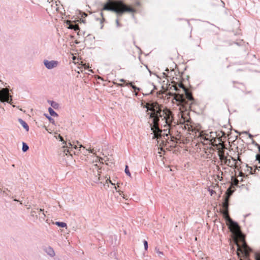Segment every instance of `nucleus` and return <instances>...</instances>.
<instances>
[{
  "instance_id": "obj_1",
  "label": "nucleus",
  "mask_w": 260,
  "mask_h": 260,
  "mask_svg": "<svg viewBox=\"0 0 260 260\" xmlns=\"http://www.w3.org/2000/svg\"><path fill=\"white\" fill-rule=\"evenodd\" d=\"M146 108L147 111H151L148 114L152 119L150 127L154 133L153 138L161 140L163 142L167 140L173 121L172 112L167 108L162 109L157 103L149 104Z\"/></svg>"
},
{
  "instance_id": "obj_2",
  "label": "nucleus",
  "mask_w": 260,
  "mask_h": 260,
  "mask_svg": "<svg viewBox=\"0 0 260 260\" xmlns=\"http://www.w3.org/2000/svg\"><path fill=\"white\" fill-rule=\"evenodd\" d=\"M178 87L182 88L185 95L176 94L174 100H175L178 105L181 106L185 110L190 109L191 105L194 102V99L191 92L182 83L178 84Z\"/></svg>"
},
{
  "instance_id": "obj_3",
  "label": "nucleus",
  "mask_w": 260,
  "mask_h": 260,
  "mask_svg": "<svg viewBox=\"0 0 260 260\" xmlns=\"http://www.w3.org/2000/svg\"><path fill=\"white\" fill-rule=\"evenodd\" d=\"M102 10L114 12L120 16L124 12H134L135 9L127 6L121 1H109L104 6Z\"/></svg>"
},
{
  "instance_id": "obj_4",
  "label": "nucleus",
  "mask_w": 260,
  "mask_h": 260,
  "mask_svg": "<svg viewBox=\"0 0 260 260\" xmlns=\"http://www.w3.org/2000/svg\"><path fill=\"white\" fill-rule=\"evenodd\" d=\"M230 191V193L229 194H227L226 196L224 199V201L222 203V208H223V211H222V214L224 218H229V199L233 193V191L230 190V189L229 188L228 190V192Z\"/></svg>"
},
{
  "instance_id": "obj_5",
  "label": "nucleus",
  "mask_w": 260,
  "mask_h": 260,
  "mask_svg": "<svg viewBox=\"0 0 260 260\" xmlns=\"http://www.w3.org/2000/svg\"><path fill=\"white\" fill-rule=\"evenodd\" d=\"M0 100L1 102H6L11 103L12 101V96L9 93V89L5 88L0 90Z\"/></svg>"
},
{
  "instance_id": "obj_6",
  "label": "nucleus",
  "mask_w": 260,
  "mask_h": 260,
  "mask_svg": "<svg viewBox=\"0 0 260 260\" xmlns=\"http://www.w3.org/2000/svg\"><path fill=\"white\" fill-rule=\"evenodd\" d=\"M230 223V228L231 231L235 233L236 234H239L241 232L239 224L236 222L232 220V219L229 218H225Z\"/></svg>"
},
{
  "instance_id": "obj_7",
  "label": "nucleus",
  "mask_w": 260,
  "mask_h": 260,
  "mask_svg": "<svg viewBox=\"0 0 260 260\" xmlns=\"http://www.w3.org/2000/svg\"><path fill=\"white\" fill-rule=\"evenodd\" d=\"M43 63L45 67L48 70H51L54 69L58 66L59 64V62L57 60H48L47 59H45L43 61Z\"/></svg>"
},
{
  "instance_id": "obj_8",
  "label": "nucleus",
  "mask_w": 260,
  "mask_h": 260,
  "mask_svg": "<svg viewBox=\"0 0 260 260\" xmlns=\"http://www.w3.org/2000/svg\"><path fill=\"white\" fill-rule=\"evenodd\" d=\"M231 157L232 158L231 159H226L225 164L230 167H232L235 169H237L238 166L237 165V160H236V159L234 158L233 157H232V156H231Z\"/></svg>"
},
{
  "instance_id": "obj_9",
  "label": "nucleus",
  "mask_w": 260,
  "mask_h": 260,
  "mask_svg": "<svg viewBox=\"0 0 260 260\" xmlns=\"http://www.w3.org/2000/svg\"><path fill=\"white\" fill-rule=\"evenodd\" d=\"M43 250L50 256L54 257L55 255V251L53 248L50 246H45L43 247Z\"/></svg>"
},
{
  "instance_id": "obj_10",
  "label": "nucleus",
  "mask_w": 260,
  "mask_h": 260,
  "mask_svg": "<svg viewBox=\"0 0 260 260\" xmlns=\"http://www.w3.org/2000/svg\"><path fill=\"white\" fill-rule=\"evenodd\" d=\"M18 121L27 132L29 131V126L25 121L21 118L18 119Z\"/></svg>"
},
{
  "instance_id": "obj_11",
  "label": "nucleus",
  "mask_w": 260,
  "mask_h": 260,
  "mask_svg": "<svg viewBox=\"0 0 260 260\" xmlns=\"http://www.w3.org/2000/svg\"><path fill=\"white\" fill-rule=\"evenodd\" d=\"M211 136L210 135V137H209V135L208 134H207L206 136H203L202 139L204 141H207V143H208L209 142H211V143H213V142H214L215 140L214 138H212V139H210V137Z\"/></svg>"
},
{
  "instance_id": "obj_12",
  "label": "nucleus",
  "mask_w": 260,
  "mask_h": 260,
  "mask_svg": "<svg viewBox=\"0 0 260 260\" xmlns=\"http://www.w3.org/2000/svg\"><path fill=\"white\" fill-rule=\"evenodd\" d=\"M37 210L40 215V218H42L43 220H44L46 217V214L45 213L44 209H37Z\"/></svg>"
},
{
  "instance_id": "obj_13",
  "label": "nucleus",
  "mask_w": 260,
  "mask_h": 260,
  "mask_svg": "<svg viewBox=\"0 0 260 260\" xmlns=\"http://www.w3.org/2000/svg\"><path fill=\"white\" fill-rule=\"evenodd\" d=\"M48 111L51 116L54 117L58 116L57 113L55 112L52 108L49 107L48 108Z\"/></svg>"
},
{
  "instance_id": "obj_14",
  "label": "nucleus",
  "mask_w": 260,
  "mask_h": 260,
  "mask_svg": "<svg viewBox=\"0 0 260 260\" xmlns=\"http://www.w3.org/2000/svg\"><path fill=\"white\" fill-rule=\"evenodd\" d=\"M69 28L74 29L75 31L79 30V26L77 24H71L69 26Z\"/></svg>"
},
{
  "instance_id": "obj_15",
  "label": "nucleus",
  "mask_w": 260,
  "mask_h": 260,
  "mask_svg": "<svg viewBox=\"0 0 260 260\" xmlns=\"http://www.w3.org/2000/svg\"><path fill=\"white\" fill-rule=\"evenodd\" d=\"M55 224L57 226L61 228H67V223L63 222L56 221L55 222Z\"/></svg>"
},
{
  "instance_id": "obj_16",
  "label": "nucleus",
  "mask_w": 260,
  "mask_h": 260,
  "mask_svg": "<svg viewBox=\"0 0 260 260\" xmlns=\"http://www.w3.org/2000/svg\"><path fill=\"white\" fill-rule=\"evenodd\" d=\"M130 85L132 88L135 91H139L140 89V88L139 87H137V86H136L135 85H133V83L132 82H129L128 83L126 84V85Z\"/></svg>"
},
{
  "instance_id": "obj_17",
  "label": "nucleus",
  "mask_w": 260,
  "mask_h": 260,
  "mask_svg": "<svg viewBox=\"0 0 260 260\" xmlns=\"http://www.w3.org/2000/svg\"><path fill=\"white\" fill-rule=\"evenodd\" d=\"M29 149V147L27 145L26 143H24V142H23L22 143V150L23 152H26Z\"/></svg>"
},
{
  "instance_id": "obj_18",
  "label": "nucleus",
  "mask_w": 260,
  "mask_h": 260,
  "mask_svg": "<svg viewBox=\"0 0 260 260\" xmlns=\"http://www.w3.org/2000/svg\"><path fill=\"white\" fill-rule=\"evenodd\" d=\"M256 160H258L259 163L260 164V153L259 154H257L256 156ZM255 170H258V171L260 170V166H256Z\"/></svg>"
},
{
  "instance_id": "obj_19",
  "label": "nucleus",
  "mask_w": 260,
  "mask_h": 260,
  "mask_svg": "<svg viewBox=\"0 0 260 260\" xmlns=\"http://www.w3.org/2000/svg\"><path fill=\"white\" fill-rule=\"evenodd\" d=\"M125 174L128 175V176H131V173L129 171V169H128V166H125Z\"/></svg>"
},
{
  "instance_id": "obj_20",
  "label": "nucleus",
  "mask_w": 260,
  "mask_h": 260,
  "mask_svg": "<svg viewBox=\"0 0 260 260\" xmlns=\"http://www.w3.org/2000/svg\"><path fill=\"white\" fill-rule=\"evenodd\" d=\"M52 107L54 109H57L59 107V104L55 102H53Z\"/></svg>"
},
{
  "instance_id": "obj_21",
  "label": "nucleus",
  "mask_w": 260,
  "mask_h": 260,
  "mask_svg": "<svg viewBox=\"0 0 260 260\" xmlns=\"http://www.w3.org/2000/svg\"><path fill=\"white\" fill-rule=\"evenodd\" d=\"M143 244L144 246V248L145 250H147L148 249V242L146 240H144Z\"/></svg>"
},
{
  "instance_id": "obj_22",
  "label": "nucleus",
  "mask_w": 260,
  "mask_h": 260,
  "mask_svg": "<svg viewBox=\"0 0 260 260\" xmlns=\"http://www.w3.org/2000/svg\"><path fill=\"white\" fill-rule=\"evenodd\" d=\"M155 251L157 253L159 254V256H160V255H163V252L160 251L157 247H155Z\"/></svg>"
},
{
  "instance_id": "obj_23",
  "label": "nucleus",
  "mask_w": 260,
  "mask_h": 260,
  "mask_svg": "<svg viewBox=\"0 0 260 260\" xmlns=\"http://www.w3.org/2000/svg\"><path fill=\"white\" fill-rule=\"evenodd\" d=\"M46 117L48 119V120H49L50 122H54V119L51 117L50 116H48L47 115H45Z\"/></svg>"
},
{
  "instance_id": "obj_24",
  "label": "nucleus",
  "mask_w": 260,
  "mask_h": 260,
  "mask_svg": "<svg viewBox=\"0 0 260 260\" xmlns=\"http://www.w3.org/2000/svg\"><path fill=\"white\" fill-rule=\"evenodd\" d=\"M88 152V153H93V150L86 149V152H84L85 153V154H86V152Z\"/></svg>"
},
{
  "instance_id": "obj_25",
  "label": "nucleus",
  "mask_w": 260,
  "mask_h": 260,
  "mask_svg": "<svg viewBox=\"0 0 260 260\" xmlns=\"http://www.w3.org/2000/svg\"><path fill=\"white\" fill-rule=\"evenodd\" d=\"M59 138L60 141L63 142V144H66V142L63 140L62 137H61L60 135H59Z\"/></svg>"
},
{
  "instance_id": "obj_26",
  "label": "nucleus",
  "mask_w": 260,
  "mask_h": 260,
  "mask_svg": "<svg viewBox=\"0 0 260 260\" xmlns=\"http://www.w3.org/2000/svg\"><path fill=\"white\" fill-rule=\"evenodd\" d=\"M209 191L211 194V196H212L214 193H215V191L213 190V189H209Z\"/></svg>"
},
{
  "instance_id": "obj_27",
  "label": "nucleus",
  "mask_w": 260,
  "mask_h": 260,
  "mask_svg": "<svg viewBox=\"0 0 260 260\" xmlns=\"http://www.w3.org/2000/svg\"><path fill=\"white\" fill-rule=\"evenodd\" d=\"M116 24H117V27H120L121 26V24H120V23L119 22L118 19H116Z\"/></svg>"
},
{
  "instance_id": "obj_28",
  "label": "nucleus",
  "mask_w": 260,
  "mask_h": 260,
  "mask_svg": "<svg viewBox=\"0 0 260 260\" xmlns=\"http://www.w3.org/2000/svg\"><path fill=\"white\" fill-rule=\"evenodd\" d=\"M38 212H37L36 211H32L31 212V215L34 216L35 214H36Z\"/></svg>"
},
{
  "instance_id": "obj_29",
  "label": "nucleus",
  "mask_w": 260,
  "mask_h": 260,
  "mask_svg": "<svg viewBox=\"0 0 260 260\" xmlns=\"http://www.w3.org/2000/svg\"><path fill=\"white\" fill-rule=\"evenodd\" d=\"M72 147H73V145L70 142L69 143V146H67V147H68L69 148H72Z\"/></svg>"
},
{
  "instance_id": "obj_30",
  "label": "nucleus",
  "mask_w": 260,
  "mask_h": 260,
  "mask_svg": "<svg viewBox=\"0 0 260 260\" xmlns=\"http://www.w3.org/2000/svg\"><path fill=\"white\" fill-rule=\"evenodd\" d=\"M256 260H260V255H256L255 256Z\"/></svg>"
},
{
  "instance_id": "obj_31",
  "label": "nucleus",
  "mask_w": 260,
  "mask_h": 260,
  "mask_svg": "<svg viewBox=\"0 0 260 260\" xmlns=\"http://www.w3.org/2000/svg\"><path fill=\"white\" fill-rule=\"evenodd\" d=\"M174 89L176 90V91H178V87L177 86V85H175V87H174Z\"/></svg>"
},
{
  "instance_id": "obj_32",
  "label": "nucleus",
  "mask_w": 260,
  "mask_h": 260,
  "mask_svg": "<svg viewBox=\"0 0 260 260\" xmlns=\"http://www.w3.org/2000/svg\"><path fill=\"white\" fill-rule=\"evenodd\" d=\"M53 102H54V101H48V103L51 105V106H52V104Z\"/></svg>"
},
{
  "instance_id": "obj_33",
  "label": "nucleus",
  "mask_w": 260,
  "mask_h": 260,
  "mask_svg": "<svg viewBox=\"0 0 260 260\" xmlns=\"http://www.w3.org/2000/svg\"><path fill=\"white\" fill-rule=\"evenodd\" d=\"M255 145L257 146V147H258V150L260 152V145H258V144L256 143L255 144Z\"/></svg>"
},
{
  "instance_id": "obj_34",
  "label": "nucleus",
  "mask_w": 260,
  "mask_h": 260,
  "mask_svg": "<svg viewBox=\"0 0 260 260\" xmlns=\"http://www.w3.org/2000/svg\"><path fill=\"white\" fill-rule=\"evenodd\" d=\"M87 16V15L85 13H84L82 16V17H86Z\"/></svg>"
},
{
  "instance_id": "obj_35",
  "label": "nucleus",
  "mask_w": 260,
  "mask_h": 260,
  "mask_svg": "<svg viewBox=\"0 0 260 260\" xmlns=\"http://www.w3.org/2000/svg\"><path fill=\"white\" fill-rule=\"evenodd\" d=\"M117 85L119 86H123V84H117Z\"/></svg>"
},
{
  "instance_id": "obj_36",
  "label": "nucleus",
  "mask_w": 260,
  "mask_h": 260,
  "mask_svg": "<svg viewBox=\"0 0 260 260\" xmlns=\"http://www.w3.org/2000/svg\"><path fill=\"white\" fill-rule=\"evenodd\" d=\"M249 137L250 138H252L253 136L251 134H249Z\"/></svg>"
},
{
  "instance_id": "obj_37",
  "label": "nucleus",
  "mask_w": 260,
  "mask_h": 260,
  "mask_svg": "<svg viewBox=\"0 0 260 260\" xmlns=\"http://www.w3.org/2000/svg\"><path fill=\"white\" fill-rule=\"evenodd\" d=\"M108 180V181H109L110 183H111L112 185H115V184L111 182V181L110 180Z\"/></svg>"
},
{
  "instance_id": "obj_38",
  "label": "nucleus",
  "mask_w": 260,
  "mask_h": 260,
  "mask_svg": "<svg viewBox=\"0 0 260 260\" xmlns=\"http://www.w3.org/2000/svg\"><path fill=\"white\" fill-rule=\"evenodd\" d=\"M80 148H83L84 149L85 148V147L81 144L80 145Z\"/></svg>"
},
{
  "instance_id": "obj_39",
  "label": "nucleus",
  "mask_w": 260,
  "mask_h": 260,
  "mask_svg": "<svg viewBox=\"0 0 260 260\" xmlns=\"http://www.w3.org/2000/svg\"><path fill=\"white\" fill-rule=\"evenodd\" d=\"M117 192H119V195L121 196V192H122V191H120V190H117Z\"/></svg>"
},
{
  "instance_id": "obj_40",
  "label": "nucleus",
  "mask_w": 260,
  "mask_h": 260,
  "mask_svg": "<svg viewBox=\"0 0 260 260\" xmlns=\"http://www.w3.org/2000/svg\"><path fill=\"white\" fill-rule=\"evenodd\" d=\"M120 81L121 82H125V80L123 79H121L120 80Z\"/></svg>"
},
{
  "instance_id": "obj_41",
  "label": "nucleus",
  "mask_w": 260,
  "mask_h": 260,
  "mask_svg": "<svg viewBox=\"0 0 260 260\" xmlns=\"http://www.w3.org/2000/svg\"><path fill=\"white\" fill-rule=\"evenodd\" d=\"M68 153H70V150H69V149H68V150H67L66 155H67Z\"/></svg>"
},
{
  "instance_id": "obj_42",
  "label": "nucleus",
  "mask_w": 260,
  "mask_h": 260,
  "mask_svg": "<svg viewBox=\"0 0 260 260\" xmlns=\"http://www.w3.org/2000/svg\"><path fill=\"white\" fill-rule=\"evenodd\" d=\"M74 148L75 149H77V146L76 145H75V146H74Z\"/></svg>"
},
{
  "instance_id": "obj_43",
  "label": "nucleus",
  "mask_w": 260,
  "mask_h": 260,
  "mask_svg": "<svg viewBox=\"0 0 260 260\" xmlns=\"http://www.w3.org/2000/svg\"><path fill=\"white\" fill-rule=\"evenodd\" d=\"M101 16H103V13H102V12H101Z\"/></svg>"
},
{
  "instance_id": "obj_44",
  "label": "nucleus",
  "mask_w": 260,
  "mask_h": 260,
  "mask_svg": "<svg viewBox=\"0 0 260 260\" xmlns=\"http://www.w3.org/2000/svg\"><path fill=\"white\" fill-rule=\"evenodd\" d=\"M123 198L124 199H125V198H126V197L124 196V195L123 196Z\"/></svg>"
},
{
  "instance_id": "obj_45",
  "label": "nucleus",
  "mask_w": 260,
  "mask_h": 260,
  "mask_svg": "<svg viewBox=\"0 0 260 260\" xmlns=\"http://www.w3.org/2000/svg\"><path fill=\"white\" fill-rule=\"evenodd\" d=\"M117 185L118 187H119V183H117Z\"/></svg>"
},
{
  "instance_id": "obj_46",
  "label": "nucleus",
  "mask_w": 260,
  "mask_h": 260,
  "mask_svg": "<svg viewBox=\"0 0 260 260\" xmlns=\"http://www.w3.org/2000/svg\"><path fill=\"white\" fill-rule=\"evenodd\" d=\"M152 93V90L150 91V93Z\"/></svg>"
}]
</instances>
